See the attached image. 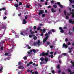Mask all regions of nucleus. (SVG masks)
I'll return each mask as SVG.
<instances>
[{
	"label": "nucleus",
	"instance_id": "f257e3e1",
	"mask_svg": "<svg viewBox=\"0 0 74 74\" xmlns=\"http://www.w3.org/2000/svg\"><path fill=\"white\" fill-rule=\"evenodd\" d=\"M45 36H46L43 40V43H45V42L47 41V40L48 39V38H49V36H48V34L47 33H46L45 34Z\"/></svg>",
	"mask_w": 74,
	"mask_h": 74
},
{
	"label": "nucleus",
	"instance_id": "f03ea898",
	"mask_svg": "<svg viewBox=\"0 0 74 74\" xmlns=\"http://www.w3.org/2000/svg\"><path fill=\"white\" fill-rule=\"evenodd\" d=\"M42 56H48V53H45L44 52H42V53H41L40 54L39 56H42Z\"/></svg>",
	"mask_w": 74,
	"mask_h": 74
},
{
	"label": "nucleus",
	"instance_id": "7ed1b4c3",
	"mask_svg": "<svg viewBox=\"0 0 74 74\" xmlns=\"http://www.w3.org/2000/svg\"><path fill=\"white\" fill-rule=\"evenodd\" d=\"M20 35L22 36H26V34H28V33H26V32H21L20 33Z\"/></svg>",
	"mask_w": 74,
	"mask_h": 74
},
{
	"label": "nucleus",
	"instance_id": "20e7f679",
	"mask_svg": "<svg viewBox=\"0 0 74 74\" xmlns=\"http://www.w3.org/2000/svg\"><path fill=\"white\" fill-rule=\"evenodd\" d=\"M70 63L71 64H72V65L71 67V69H73H73H74V68H73L74 67V62L73 61H71L70 62Z\"/></svg>",
	"mask_w": 74,
	"mask_h": 74
},
{
	"label": "nucleus",
	"instance_id": "39448f33",
	"mask_svg": "<svg viewBox=\"0 0 74 74\" xmlns=\"http://www.w3.org/2000/svg\"><path fill=\"white\" fill-rule=\"evenodd\" d=\"M44 12V11L43 10H41L38 13V15H41L42 14H43Z\"/></svg>",
	"mask_w": 74,
	"mask_h": 74
},
{
	"label": "nucleus",
	"instance_id": "423d86ee",
	"mask_svg": "<svg viewBox=\"0 0 74 74\" xmlns=\"http://www.w3.org/2000/svg\"><path fill=\"white\" fill-rule=\"evenodd\" d=\"M72 12H74V9L72 10ZM70 14L72 15V18H74V12H71L70 13Z\"/></svg>",
	"mask_w": 74,
	"mask_h": 74
},
{
	"label": "nucleus",
	"instance_id": "0eeeda50",
	"mask_svg": "<svg viewBox=\"0 0 74 74\" xmlns=\"http://www.w3.org/2000/svg\"><path fill=\"white\" fill-rule=\"evenodd\" d=\"M57 4H58L59 7H61L62 8H63V6L62 5H61V4L60 3V2H57Z\"/></svg>",
	"mask_w": 74,
	"mask_h": 74
},
{
	"label": "nucleus",
	"instance_id": "6e6552de",
	"mask_svg": "<svg viewBox=\"0 0 74 74\" xmlns=\"http://www.w3.org/2000/svg\"><path fill=\"white\" fill-rule=\"evenodd\" d=\"M63 47H65L66 49L68 47V46L65 43H64L63 45Z\"/></svg>",
	"mask_w": 74,
	"mask_h": 74
},
{
	"label": "nucleus",
	"instance_id": "1a4fd4ad",
	"mask_svg": "<svg viewBox=\"0 0 74 74\" xmlns=\"http://www.w3.org/2000/svg\"><path fill=\"white\" fill-rule=\"evenodd\" d=\"M40 43H41V42H40V41L39 40H38V42L36 43V44H38V46H40Z\"/></svg>",
	"mask_w": 74,
	"mask_h": 74
},
{
	"label": "nucleus",
	"instance_id": "9d476101",
	"mask_svg": "<svg viewBox=\"0 0 74 74\" xmlns=\"http://www.w3.org/2000/svg\"><path fill=\"white\" fill-rule=\"evenodd\" d=\"M23 24H26L27 22H26V21L25 19H24L23 20Z\"/></svg>",
	"mask_w": 74,
	"mask_h": 74
},
{
	"label": "nucleus",
	"instance_id": "9b49d317",
	"mask_svg": "<svg viewBox=\"0 0 74 74\" xmlns=\"http://www.w3.org/2000/svg\"><path fill=\"white\" fill-rule=\"evenodd\" d=\"M19 69H24V67L20 65L18 67Z\"/></svg>",
	"mask_w": 74,
	"mask_h": 74
},
{
	"label": "nucleus",
	"instance_id": "f8f14e48",
	"mask_svg": "<svg viewBox=\"0 0 74 74\" xmlns=\"http://www.w3.org/2000/svg\"><path fill=\"white\" fill-rule=\"evenodd\" d=\"M68 34L69 35H70V36H71L73 34V32H70V31H69V32L68 33Z\"/></svg>",
	"mask_w": 74,
	"mask_h": 74
},
{
	"label": "nucleus",
	"instance_id": "ddd939ff",
	"mask_svg": "<svg viewBox=\"0 0 74 74\" xmlns=\"http://www.w3.org/2000/svg\"><path fill=\"white\" fill-rule=\"evenodd\" d=\"M14 5V7H16V8H18V7H19V5L17 4H15Z\"/></svg>",
	"mask_w": 74,
	"mask_h": 74
},
{
	"label": "nucleus",
	"instance_id": "4468645a",
	"mask_svg": "<svg viewBox=\"0 0 74 74\" xmlns=\"http://www.w3.org/2000/svg\"><path fill=\"white\" fill-rule=\"evenodd\" d=\"M51 12H55L56 10H54V9L52 8L51 9Z\"/></svg>",
	"mask_w": 74,
	"mask_h": 74
},
{
	"label": "nucleus",
	"instance_id": "2eb2a0df",
	"mask_svg": "<svg viewBox=\"0 0 74 74\" xmlns=\"http://www.w3.org/2000/svg\"><path fill=\"white\" fill-rule=\"evenodd\" d=\"M33 39H34V40H37V36H35L34 37Z\"/></svg>",
	"mask_w": 74,
	"mask_h": 74
},
{
	"label": "nucleus",
	"instance_id": "dca6fc26",
	"mask_svg": "<svg viewBox=\"0 0 74 74\" xmlns=\"http://www.w3.org/2000/svg\"><path fill=\"white\" fill-rule=\"evenodd\" d=\"M48 58L46 57L45 58V62H48Z\"/></svg>",
	"mask_w": 74,
	"mask_h": 74
},
{
	"label": "nucleus",
	"instance_id": "f3484780",
	"mask_svg": "<svg viewBox=\"0 0 74 74\" xmlns=\"http://www.w3.org/2000/svg\"><path fill=\"white\" fill-rule=\"evenodd\" d=\"M48 34H52V32H51V30H50L48 32Z\"/></svg>",
	"mask_w": 74,
	"mask_h": 74
},
{
	"label": "nucleus",
	"instance_id": "a211bd4d",
	"mask_svg": "<svg viewBox=\"0 0 74 74\" xmlns=\"http://www.w3.org/2000/svg\"><path fill=\"white\" fill-rule=\"evenodd\" d=\"M40 60L41 61H44V58L43 57H41L40 58Z\"/></svg>",
	"mask_w": 74,
	"mask_h": 74
},
{
	"label": "nucleus",
	"instance_id": "6ab92c4d",
	"mask_svg": "<svg viewBox=\"0 0 74 74\" xmlns=\"http://www.w3.org/2000/svg\"><path fill=\"white\" fill-rule=\"evenodd\" d=\"M68 71L69 73H71V72H72L71 71V70L70 69V68H68Z\"/></svg>",
	"mask_w": 74,
	"mask_h": 74
},
{
	"label": "nucleus",
	"instance_id": "aec40b11",
	"mask_svg": "<svg viewBox=\"0 0 74 74\" xmlns=\"http://www.w3.org/2000/svg\"><path fill=\"white\" fill-rule=\"evenodd\" d=\"M51 31L53 33H55V32H56V31H55V29H51Z\"/></svg>",
	"mask_w": 74,
	"mask_h": 74
},
{
	"label": "nucleus",
	"instance_id": "412c9836",
	"mask_svg": "<svg viewBox=\"0 0 74 74\" xmlns=\"http://www.w3.org/2000/svg\"><path fill=\"white\" fill-rule=\"evenodd\" d=\"M6 39H5L4 40H2L1 41V42L2 43H5V41H6Z\"/></svg>",
	"mask_w": 74,
	"mask_h": 74
},
{
	"label": "nucleus",
	"instance_id": "4be33fe9",
	"mask_svg": "<svg viewBox=\"0 0 74 74\" xmlns=\"http://www.w3.org/2000/svg\"><path fill=\"white\" fill-rule=\"evenodd\" d=\"M42 17H45V14H43L41 15Z\"/></svg>",
	"mask_w": 74,
	"mask_h": 74
},
{
	"label": "nucleus",
	"instance_id": "5701e85b",
	"mask_svg": "<svg viewBox=\"0 0 74 74\" xmlns=\"http://www.w3.org/2000/svg\"><path fill=\"white\" fill-rule=\"evenodd\" d=\"M33 36H34V35H29V37L30 38H32V37Z\"/></svg>",
	"mask_w": 74,
	"mask_h": 74
},
{
	"label": "nucleus",
	"instance_id": "b1692460",
	"mask_svg": "<svg viewBox=\"0 0 74 74\" xmlns=\"http://www.w3.org/2000/svg\"><path fill=\"white\" fill-rule=\"evenodd\" d=\"M26 8H29L30 7V5H26Z\"/></svg>",
	"mask_w": 74,
	"mask_h": 74
},
{
	"label": "nucleus",
	"instance_id": "393cba45",
	"mask_svg": "<svg viewBox=\"0 0 74 74\" xmlns=\"http://www.w3.org/2000/svg\"><path fill=\"white\" fill-rule=\"evenodd\" d=\"M2 10H3V11L6 10V8H5V7L2 8Z\"/></svg>",
	"mask_w": 74,
	"mask_h": 74
},
{
	"label": "nucleus",
	"instance_id": "a878e982",
	"mask_svg": "<svg viewBox=\"0 0 74 74\" xmlns=\"http://www.w3.org/2000/svg\"><path fill=\"white\" fill-rule=\"evenodd\" d=\"M32 51L33 52H34V53H35L37 52V51L34 49H33L32 50Z\"/></svg>",
	"mask_w": 74,
	"mask_h": 74
},
{
	"label": "nucleus",
	"instance_id": "bb28decb",
	"mask_svg": "<svg viewBox=\"0 0 74 74\" xmlns=\"http://www.w3.org/2000/svg\"><path fill=\"white\" fill-rule=\"evenodd\" d=\"M72 21H73V20L72 19H70L69 20V23H71Z\"/></svg>",
	"mask_w": 74,
	"mask_h": 74
},
{
	"label": "nucleus",
	"instance_id": "cd10ccee",
	"mask_svg": "<svg viewBox=\"0 0 74 74\" xmlns=\"http://www.w3.org/2000/svg\"><path fill=\"white\" fill-rule=\"evenodd\" d=\"M40 29H41V27H39L37 29V30H40Z\"/></svg>",
	"mask_w": 74,
	"mask_h": 74
},
{
	"label": "nucleus",
	"instance_id": "c85d7f7f",
	"mask_svg": "<svg viewBox=\"0 0 74 74\" xmlns=\"http://www.w3.org/2000/svg\"><path fill=\"white\" fill-rule=\"evenodd\" d=\"M34 74H38V72H37V71H35V72H34Z\"/></svg>",
	"mask_w": 74,
	"mask_h": 74
},
{
	"label": "nucleus",
	"instance_id": "c756f323",
	"mask_svg": "<svg viewBox=\"0 0 74 74\" xmlns=\"http://www.w3.org/2000/svg\"><path fill=\"white\" fill-rule=\"evenodd\" d=\"M46 30H45V28H44L43 29V33H45V32Z\"/></svg>",
	"mask_w": 74,
	"mask_h": 74
},
{
	"label": "nucleus",
	"instance_id": "7c9ffc66",
	"mask_svg": "<svg viewBox=\"0 0 74 74\" xmlns=\"http://www.w3.org/2000/svg\"><path fill=\"white\" fill-rule=\"evenodd\" d=\"M62 72V71H61V70L60 69H59V71H58V73H60Z\"/></svg>",
	"mask_w": 74,
	"mask_h": 74
},
{
	"label": "nucleus",
	"instance_id": "2f4dec72",
	"mask_svg": "<svg viewBox=\"0 0 74 74\" xmlns=\"http://www.w3.org/2000/svg\"><path fill=\"white\" fill-rule=\"evenodd\" d=\"M18 3H19V5H22V3L21 2H19Z\"/></svg>",
	"mask_w": 74,
	"mask_h": 74
},
{
	"label": "nucleus",
	"instance_id": "473e14b6",
	"mask_svg": "<svg viewBox=\"0 0 74 74\" xmlns=\"http://www.w3.org/2000/svg\"><path fill=\"white\" fill-rule=\"evenodd\" d=\"M60 32L62 33L64 32V30L63 29H61L60 31Z\"/></svg>",
	"mask_w": 74,
	"mask_h": 74
},
{
	"label": "nucleus",
	"instance_id": "72a5a7b5",
	"mask_svg": "<svg viewBox=\"0 0 74 74\" xmlns=\"http://www.w3.org/2000/svg\"><path fill=\"white\" fill-rule=\"evenodd\" d=\"M53 7H54V8H57V7H58L57 5H53Z\"/></svg>",
	"mask_w": 74,
	"mask_h": 74
},
{
	"label": "nucleus",
	"instance_id": "f704fd0d",
	"mask_svg": "<svg viewBox=\"0 0 74 74\" xmlns=\"http://www.w3.org/2000/svg\"><path fill=\"white\" fill-rule=\"evenodd\" d=\"M24 60H26L27 59V57L26 56H25L24 57Z\"/></svg>",
	"mask_w": 74,
	"mask_h": 74
},
{
	"label": "nucleus",
	"instance_id": "c9c22d12",
	"mask_svg": "<svg viewBox=\"0 0 74 74\" xmlns=\"http://www.w3.org/2000/svg\"><path fill=\"white\" fill-rule=\"evenodd\" d=\"M27 47H28V49H30L31 48V47H30L29 46V45H27Z\"/></svg>",
	"mask_w": 74,
	"mask_h": 74
},
{
	"label": "nucleus",
	"instance_id": "e433bc0d",
	"mask_svg": "<svg viewBox=\"0 0 74 74\" xmlns=\"http://www.w3.org/2000/svg\"><path fill=\"white\" fill-rule=\"evenodd\" d=\"M8 55H9V54L8 53H6L5 54V56H7Z\"/></svg>",
	"mask_w": 74,
	"mask_h": 74
},
{
	"label": "nucleus",
	"instance_id": "4c0bfd02",
	"mask_svg": "<svg viewBox=\"0 0 74 74\" xmlns=\"http://www.w3.org/2000/svg\"><path fill=\"white\" fill-rule=\"evenodd\" d=\"M1 50H3L4 49V47L2 46L1 48Z\"/></svg>",
	"mask_w": 74,
	"mask_h": 74
},
{
	"label": "nucleus",
	"instance_id": "58836bf2",
	"mask_svg": "<svg viewBox=\"0 0 74 74\" xmlns=\"http://www.w3.org/2000/svg\"><path fill=\"white\" fill-rule=\"evenodd\" d=\"M64 14L65 15H66V10H64Z\"/></svg>",
	"mask_w": 74,
	"mask_h": 74
},
{
	"label": "nucleus",
	"instance_id": "ea45409f",
	"mask_svg": "<svg viewBox=\"0 0 74 74\" xmlns=\"http://www.w3.org/2000/svg\"><path fill=\"white\" fill-rule=\"evenodd\" d=\"M66 17L67 19H69V18L68 16H66Z\"/></svg>",
	"mask_w": 74,
	"mask_h": 74
},
{
	"label": "nucleus",
	"instance_id": "a19ab883",
	"mask_svg": "<svg viewBox=\"0 0 74 74\" xmlns=\"http://www.w3.org/2000/svg\"><path fill=\"white\" fill-rule=\"evenodd\" d=\"M47 45H49L50 44V42H47Z\"/></svg>",
	"mask_w": 74,
	"mask_h": 74
},
{
	"label": "nucleus",
	"instance_id": "79ce46f5",
	"mask_svg": "<svg viewBox=\"0 0 74 74\" xmlns=\"http://www.w3.org/2000/svg\"><path fill=\"white\" fill-rule=\"evenodd\" d=\"M29 63L30 64H33V62L32 61H30L29 62Z\"/></svg>",
	"mask_w": 74,
	"mask_h": 74
},
{
	"label": "nucleus",
	"instance_id": "37998d69",
	"mask_svg": "<svg viewBox=\"0 0 74 74\" xmlns=\"http://www.w3.org/2000/svg\"><path fill=\"white\" fill-rule=\"evenodd\" d=\"M22 73V71H20L19 72H18V74H21Z\"/></svg>",
	"mask_w": 74,
	"mask_h": 74
},
{
	"label": "nucleus",
	"instance_id": "c03bdc74",
	"mask_svg": "<svg viewBox=\"0 0 74 74\" xmlns=\"http://www.w3.org/2000/svg\"><path fill=\"white\" fill-rule=\"evenodd\" d=\"M22 64V62H21V61H19V63H18V65H21Z\"/></svg>",
	"mask_w": 74,
	"mask_h": 74
},
{
	"label": "nucleus",
	"instance_id": "a18cd8bd",
	"mask_svg": "<svg viewBox=\"0 0 74 74\" xmlns=\"http://www.w3.org/2000/svg\"><path fill=\"white\" fill-rule=\"evenodd\" d=\"M57 68L58 69H60V66L59 65L57 66Z\"/></svg>",
	"mask_w": 74,
	"mask_h": 74
},
{
	"label": "nucleus",
	"instance_id": "49530a36",
	"mask_svg": "<svg viewBox=\"0 0 74 74\" xmlns=\"http://www.w3.org/2000/svg\"><path fill=\"white\" fill-rule=\"evenodd\" d=\"M31 34H34V32L33 31H32V32H31Z\"/></svg>",
	"mask_w": 74,
	"mask_h": 74
},
{
	"label": "nucleus",
	"instance_id": "de8ad7c7",
	"mask_svg": "<svg viewBox=\"0 0 74 74\" xmlns=\"http://www.w3.org/2000/svg\"><path fill=\"white\" fill-rule=\"evenodd\" d=\"M65 41L66 42H67V41H68V39L67 38H66L65 39Z\"/></svg>",
	"mask_w": 74,
	"mask_h": 74
},
{
	"label": "nucleus",
	"instance_id": "09e8293b",
	"mask_svg": "<svg viewBox=\"0 0 74 74\" xmlns=\"http://www.w3.org/2000/svg\"><path fill=\"white\" fill-rule=\"evenodd\" d=\"M34 30H36V26H34Z\"/></svg>",
	"mask_w": 74,
	"mask_h": 74
},
{
	"label": "nucleus",
	"instance_id": "8fccbe9b",
	"mask_svg": "<svg viewBox=\"0 0 74 74\" xmlns=\"http://www.w3.org/2000/svg\"><path fill=\"white\" fill-rule=\"evenodd\" d=\"M2 28H3V29H5V26L4 25H3V27Z\"/></svg>",
	"mask_w": 74,
	"mask_h": 74
},
{
	"label": "nucleus",
	"instance_id": "3c124183",
	"mask_svg": "<svg viewBox=\"0 0 74 74\" xmlns=\"http://www.w3.org/2000/svg\"><path fill=\"white\" fill-rule=\"evenodd\" d=\"M73 47H71V48H68L69 50H71V49H73Z\"/></svg>",
	"mask_w": 74,
	"mask_h": 74
},
{
	"label": "nucleus",
	"instance_id": "603ef678",
	"mask_svg": "<svg viewBox=\"0 0 74 74\" xmlns=\"http://www.w3.org/2000/svg\"><path fill=\"white\" fill-rule=\"evenodd\" d=\"M51 3H52V4H53H53H55V3H54V1H51Z\"/></svg>",
	"mask_w": 74,
	"mask_h": 74
},
{
	"label": "nucleus",
	"instance_id": "864d4df0",
	"mask_svg": "<svg viewBox=\"0 0 74 74\" xmlns=\"http://www.w3.org/2000/svg\"><path fill=\"white\" fill-rule=\"evenodd\" d=\"M34 46H36V42L34 43Z\"/></svg>",
	"mask_w": 74,
	"mask_h": 74
},
{
	"label": "nucleus",
	"instance_id": "5fc2aeb1",
	"mask_svg": "<svg viewBox=\"0 0 74 74\" xmlns=\"http://www.w3.org/2000/svg\"><path fill=\"white\" fill-rule=\"evenodd\" d=\"M69 10L70 11H71V8H69Z\"/></svg>",
	"mask_w": 74,
	"mask_h": 74
},
{
	"label": "nucleus",
	"instance_id": "6e6d98bb",
	"mask_svg": "<svg viewBox=\"0 0 74 74\" xmlns=\"http://www.w3.org/2000/svg\"><path fill=\"white\" fill-rule=\"evenodd\" d=\"M67 44H68V45H70V42H68Z\"/></svg>",
	"mask_w": 74,
	"mask_h": 74
},
{
	"label": "nucleus",
	"instance_id": "4d7b16f0",
	"mask_svg": "<svg viewBox=\"0 0 74 74\" xmlns=\"http://www.w3.org/2000/svg\"><path fill=\"white\" fill-rule=\"evenodd\" d=\"M50 54H51V55H53V52H51L50 53Z\"/></svg>",
	"mask_w": 74,
	"mask_h": 74
},
{
	"label": "nucleus",
	"instance_id": "13d9d810",
	"mask_svg": "<svg viewBox=\"0 0 74 74\" xmlns=\"http://www.w3.org/2000/svg\"><path fill=\"white\" fill-rule=\"evenodd\" d=\"M30 66V64H28L27 65V67H29Z\"/></svg>",
	"mask_w": 74,
	"mask_h": 74
},
{
	"label": "nucleus",
	"instance_id": "bf43d9fd",
	"mask_svg": "<svg viewBox=\"0 0 74 74\" xmlns=\"http://www.w3.org/2000/svg\"><path fill=\"white\" fill-rule=\"evenodd\" d=\"M6 19H7V17L6 16H5V17L4 18H3V19H4V20Z\"/></svg>",
	"mask_w": 74,
	"mask_h": 74
},
{
	"label": "nucleus",
	"instance_id": "052dcab7",
	"mask_svg": "<svg viewBox=\"0 0 74 74\" xmlns=\"http://www.w3.org/2000/svg\"><path fill=\"white\" fill-rule=\"evenodd\" d=\"M53 46H50V47L51 49H52L53 48Z\"/></svg>",
	"mask_w": 74,
	"mask_h": 74
},
{
	"label": "nucleus",
	"instance_id": "680f3d73",
	"mask_svg": "<svg viewBox=\"0 0 74 74\" xmlns=\"http://www.w3.org/2000/svg\"><path fill=\"white\" fill-rule=\"evenodd\" d=\"M44 64V62H40V64Z\"/></svg>",
	"mask_w": 74,
	"mask_h": 74
},
{
	"label": "nucleus",
	"instance_id": "e2e57ef3",
	"mask_svg": "<svg viewBox=\"0 0 74 74\" xmlns=\"http://www.w3.org/2000/svg\"><path fill=\"white\" fill-rule=\"evenodd\" d=\"M47 4H48L47 2H45V5H47Z\"/></svg>",
	"mask_w": 74,
	"mask_h": 74
},
{
	"label": "nucleus",
	"instance_id": "0e129e2a",
	"mask_svg": "<svg viewBox=\"0 0 74 74\" xmlns=\"http://www.w3.org/2000/svg\"><path fill=\"white\" fill-rule=\"evenodd\" d=\"M52 73H55V71H54L53 70L52 71Z\"/></svg>",
	"mask_w": 74,
	"mask_h": 74
},
{
	"label": "nucleus",
	"instance_id": "69168bd1",
	"mask_svg": "<svg viewBox=\"0 0 74 74\" xmlns=\"http://www.w3.org/2000/svg\"><path fill=\"white\" fill-rule=\"evenodd\" d=\"M44 36V34H43V32H42L41 34V36Z\"/></svg>",
	"mask_w": 74,
	"mask_h": 74
},
{
	"label": "nucleus",
	"instance_id": "338daca9",
	"mask_svg": "<svg viewBox=\"0 0 74 74\" xmlns=\"http://www.w3.org/2000/svg\"><path fill=\"white\" fill-rule=\"evenodd\" d=\"M71 23L72 24H74V21H72V22H71Z\"/></svg>",
	"mask_w": 74,
	"mask_h": 74
},
{
	"label": "nucleus",
	"instance_id": "774afa93",
	"mask_svg": "<svg viewBox=\"0 0 74 74\" xmlns=\"http://www.w3.org/2000/svg\"><path fill=\"white\" fill-rule=\"evenodd\" d=\"M51 57L52 58H53V55H52L51 56Z\"/></svg>",
	"mask_w": 74,
	"mask_h": 74
}]
</instances>
